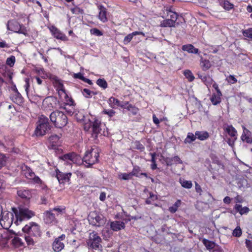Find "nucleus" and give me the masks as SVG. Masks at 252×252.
I'll use <instances>...</instances> for the list:
<instances>
[{"label": "nucleus", "mask_w": 252, "mask_h": 252, "mask_svg": "<svg viewBox=\"0 0 252 252\" xmlns=\"http://www.w3.org/2000/svg\"><path fill=\"white\" fill-rule=\"evenodd\" d=\"M12 244L15 247H20L24 246V242L22 238L15 236L12 240Z\"/></svg>", "instance_id": "obj_27"}, {"label": "nucleus", "mask_w": 252, "mask_h": 252, "mask_svg": "<svg viewBox=\"0 0 252 252\" xmlns=\"http://www.w3.org/2000/svg\"><path fill=\"white\" fill-rule=\"evenodd\" d=\"M165 17L170 20H173V22L176 24V22L178 18L177 14L176 12L172 11L170 8H166L164 12Z\"/></svg>", "instance_id": "obj_19"}, {"label": "nucleus", "mask_w": 252, "mask_h": 252, "mask_svg": "<svg viewBox=\"0 0 252 252\" xmlns=\"http://www.w3.org/2000/svg\"><path fill=\"white\" fill-rule=\"evenodd\" d=\"M134 145L135 148L137 150L140 151L141 152H142L145 150V147L139 141H135L134 143Z\"/></svg>", "instance_id": "obj_49"}, {"label": "nucleus", "mask_w": 252, "mask_h": 252, "mask_svg": "<svg viewBox=\"0 0 252 252\" xmlns=\"http://www.w3.org/2000/svg\"><path fill=\"white\" fill-rule=\"evenodd\" d=\"M195 134L197 138L201 141H204L209 137V134L206 131H196Z\"/></svg>", "instance_id": "obj_26"}, {"label": "nucleus", "mask_w": 252, "mask_h": 252, "mask_svg": "<svg viewBox=\"0 0 252 252\" xmlns=\"http://www.w3.org/2000/svg\"><path fill=\"white\" fill-rule=\"evenodd\" d=\"M22 171L27 179H32L34 176V173L29 167L26 165L22 166Z\"/></svg>", "instance_id": "obj_21"}, {"label": "nucleus", "mask_w": 252, "mask_h": 252, "mask_svg": "<svg viewBox=\"0 0 252 252\" xmlns=\"http://www.w3.org/2000/svg\"><path fill=\"white\" fill-rule=\"evenodd\" d=\"M96 84L103 89H105L108 87V84L106 80L103 78H99L96 81Z\"/></svg>", "instance_id": "obj_39"}, {"label": "nucleus", "mask_w": 252, "mask_h": 252, "mask_svg": "<svg viewBox=\"0 0 252 252\" xmlns=\"http://www.w3.org/2000/svg\"><path fill=\"white\" fill-rule=\"evenodd\" d=\"M12 210L15 216L14 223L16 225H19L23 221L30 219L35 215L33 211L22 205H20L18 208H13Z\"/></svg>", "instance_id": "obj_3"}, {"label": "nucleus", "mask_w": 252, "mask_h": 252, "mask_svg": "<svg viewBox=\"0 0 252 252\" xmlns=\"http://www.w3.org/2000/svg\"><path fill=\"white\" fill-rule=\"evenodd\" d=\"M5 184L2 177L0 176V190H2L5 188Z\"/></svg>", "instance_id": "obj_63"}, {"label": "nucleus", "mask_w": 252, "mask_h": 252, "mask_svg": "<svg viewBox=\"0 0 252 252\" xmlns=\"http://www.w3.org/2000/svg\"><path fill=\"white\" fill-rule=\"evenodd\" d=\"M79 115H77V120L78 122H83L84 125V129L85 131H88L92 129V135L93 137L96 138L99 135H105V125L101 124L98 120L93 119V120H90L84 116H82V118L78 117Z\"/></svg>", "instance_id": "obj_1"}, {"label": "nucleus", "mask_w": 252, "mask_h": 252, "mask_svg": "<svg viewBox=\"0 0 252 252\" xmlns=\"http://www.w3.org/2000/svg\"><path fill=\"white\" fill-rule=\"evenodd\" d=\"M225 131L227 132V133L232 137L236 139V136L237 135V131L235 129V128L232 126H228L227 127L225 128Z\"/></svg>", "instance_id": "obj_34"}, {"label": "nucleus", "mask_w": 252, "mask_h": 252, "mask_svg": "<svg viewBox=\"0 0 252 252\" xmlns=\"http://www.w3.org/2000/svg\"><path fill=\"white\" fill-rule=\"evenodd\" d=\"M99 152L97 149L91 148L87 150L81 158V164L86 168H92L93 165L98 162Z\"/></svg>", "instance_id": "obj_4"}, {"label": "nucleus", "mask_w": 252, "mask_h": 252, "mask_svg": "<svg viewBox=\"0 0 252 252\" xmlns=\"http://www.w3.org/2000/svg\"><path fill=\"white\" fill-rule=\"evenodd\" d=\"M196 138L197 137L195 134L194 135L191 132H189L187 134V137L185 139L184 142L186 144L191 143V142L194 141Z\"/></svg>", "instance_id": "obj_37"}, {"label": "nucleus", "mask_w": 252, "mask_h": 252, "mask_svg": "<svg viewBox=\"0 0 252 252\" xmlns=\"http://www.w3.org/2000/svg\"><path fill=\"white\" fill-rule=\"evenodd\" d=\"M159 26L163 28L175 27V24L173 22V20H170L167 18H166V19L161 21Z\"/></svg>", "instance_id": "obj_28"}, {"label": "nucleus", "mask_w": 252, "mask_h": 252, "mask_svg": "<svg viewBox=\"0 0 252 252\" xmlns=\"http://www.w3.org/2000/svg\"><path fill=\"white\" fill-rule=\"evenodd\" d=\"M7 29L9 31L17 32L19 33H22L26 35L27 33V31L25 28L22 25H20L18 22L15 20H10L7 22Z\"/></svg>", "instance_id": "obj_9"}, {"label": "nucleus", "mask_w": 252, "mask_h": 252, "mask_svg": "<svg viewBox=\"0 0 252 252\" xmlns=\"http://www.w3.org/2000/svg\"><path fill=\"white\" fill-rule=\"evenodd\" d=\"M90 33L92 34L98 36H100L103 35L102 32L96 28H93L91 29Z\"/></svg>", "instance_id": "obj_51"}, {"label": "nucleus", "mask_w": 252, "mask_h": 252, "mask_svg": "<svg viewBox=\"0 0 252 252\" xmlns=\"http://www.w3.org/2000/svg\"><path fill=\"white\" fill-rule=\"evenodd\" d=\"M103 113L108 115L110 117H113L115 113V111L112 109H104L103 111Z\"/></svg>", "instance_id": "obj_55"}, {"label": "nucleus", "mask_w": 252, "mask_h": 252, "mask_svg": "<svg viewBox=\"0 0 252 252\" xmlns=\"http://www.w3.org/2000/svg\"><path fill=\"white\" fill-rule=\"evenodd\" d=\"M181 200L178 199L172 206L169 208L168 210L169 212L171 213H175L178 210V208L181 206Z\"/></svg>", "instance_id": "obj_35"}, {"label": "nucleus", "mask_w": 252, "mask_h": 252, "mask_svg": "<svg viewBox=\"0 0 252 252\" xmlns=\"http://www.w3.org/2000/svg\"><path fill=\"white\" fill-rule=\"evenodd\" d=\"M184 74L189 82L192 81L194 79V77L192 72L189 70L184 71Z\"/></svg>", "instance_id": "obj_44"}, {"label": "nucleus", "mask_w": 252, "mask_h": 252, "mask_svg": "<svg viewBox=\"0 0 252 252\" xmlns=\"http://www.w3.org/2000/svg\"><path fill=\"white\" fill-rule=\"evenodd\" d=\"M17 195L20 198L22 199H24L26 200H29L31 197V194L29 190L25 189H21L17 190Z\"/></svg>", "instance_id": "obj_22"}, {"label": "nucleus", "mask_w": 252, "mask_h": 252, "mask_svg": "<svg viewBox=\"0 0 252 252\" xmlns=\"http://www.w3.org/2000/svg\"><path fill=\"white\" fill-rule=\"evenodd\" d=\"M172 161L177 162L180 164H182L183 163L182 160L181 159V158H179V156H176L173 157L171 159Z\"/></svg>", "instance_id": "obj_62"}, {"label": "nucleus", "mask_w": 252, "mask_h": 252, "mask_svg": "<svg viewBox=\"0 0 252 252\" xmlns=\"http://www.w3.org/2000/svg\"><path fill=\"white\" fill-rule=\"evenodd\" d=\"M241 138L243 141L246 142L247 143H252V137L251 136V133L245 127H244L243 132L241 135Z\"/></svg>", "instance_id": "obj_18"}, {"label": "nucleus", "mask_w": 252, "mask_h": 252, "mask_svg": "<svg viewBox=\"0 0 252 252\" xmlns=\"http://www.w3.org/2000/svg\"><path fill=\"white\" fill-rule=\"evenodd\" d=\"M51 121L53 123L55 126L59 128L66 126L67 123L66 116L62 111H55L51 113L50 115Z\"/></svg>", "instance_id": "obj_6"}, {"label": "nucleus", "mask_w": 252, "mask_h": 252, "mask_svg": "<svg viewBox=\"0 0 252 252\" xmlns=\"http://www.w3.org/2000/svg\"><path fill=\"white\" fill-rule=\"evenodd\" d=\"M0 224L3 228H7L10 226V224L15 221V219L13 218V213L2 210V215L1 216Z\"/></svg>", "instance_id": "obj_10"}, {"label": "nucleus", "mask_w": 252, "mask_h": 252, "mask_svg": "<svg viewBox=\"0 0 252 252\" xmlns=\"http://www.w3.org/2000/svg\"><path fill=\"white\" fill-rule=\"evenodd\" d=\"M10 47V45L8 43H7L5 41L1 40L0 41V48H8Z\"/></svg>", "instance_id": "obj_60"}, {"label": "nucleus", "mask_w": 252, "mask_h": 252, "mask_svg": "<svg viewBox=\"0 0 252 252\" xmlns=\"http://www.w3.org/2000/svg\"><path fill=\"white\" fill-rule=\"evenodd\" d=\"M50 210L52 211V212H56L59 213H62L63 212V211L64 210V208L63 207H56L54 208L53 209H51Z\"/></svg>", "instance_id": "obj_56"}, {"label": "nucleus", "mask_w": 252, "mask_h": 252, "mask_svg": "<svg viewBox=\"0 0 252 252\" xmlns=\"http://www.w3.org/2000/svg\"><path fill=\"white\" fill-rule=\"evenodd\" d=\"M90 224L100 227L105 223L103 216L96 211L91 212L88 217Z\"/></svg>", "instance_id": "obj_8"}, {"label": "nucleus", "mask_w": 252, "mask_h": 252, "mask_svg": "<svg viewBox=\"0 0 252 252\" xmlns=\"http://www.w3.org/2000/svg\"><path fill=\"white\" fill-rule=\"evenodd\" d=\"M243 34L244 36L252 39V28H249L244 31Z\"/></svg>", "instance_id": "obj_52"}, {"label": "nucleus", "mask_w": 252, "mask_h": 252, "mask_svg": "<svg viewBox=\"0 0 252 252\" xmlns=\"http://www.w3.org/2000/svg\"><path fill=\"white\" fill-rule=\"evenodd\" d=\"M65 239V235L62 234L55 239L52 244V248L55 252H60L64 249Z\"/></svg>", "instance_id": "obj_12"}, {"label": "nucleus", "mask_w": 252, "mask_h": 252, "mask_svg": "<svg viewBox=\"0 0 252 252\" xmlns=\"http://www.w3.org/2000/svg\"><path fill=\"white\" fill-rule=\"evenodd\" d=\"M59 94H63L64 95V97L65 98L66 100V104L67 105H68L69 106H73L74 105V101L73 99L69 97L67 94L65 93V91L64 89L63 88V84H60V86L59 87V91H58Z\"/></svg>", "instance_id": "obj_17"}, {"label": "nucleus", "mask_w": 252, "mask_h": 252, "mask_svg": "<svg viewBox=\"0 0 252 252\" xmlns=\"http://www.w3.org/2000/svg\"><path fill=\"white\" fill-rule=\"evenodd\" d=\"M73 77L75 79H79L82 80L84 77L82 73L79 72L77 73H74L73 75Z\"/></svg>", "instance_id": "obj_61"}, {"label": "nucleus", "mask_w": 252, "mask_h": 252, "mask_svg": "<svg viewBox=\"0 0 252 252\" xmlns=\"http://www.w3.org/2000/svg\"><path fill=\"white\" fill-rule=\"evenodd\" d=\"M245 243L248 250L250 252H252V241L246 239Z\"/></svg>", "instance_id": "obj_57"}, {"label": "nucleus", "mask_w": 252, "mask_h": 252, "mask_svg": "<svg viewBox=\"0 0 252 252\" xmlns=\"http://www.w3.org/2000/svg\"><path fill=\"white\" fill-rule=\"evenodd\" d=\"M98 9L99 11L98 16V19L103 23L106 22L108 21V19L106 16L107 10L106 8L102 5H99L98 6Z\"/></svg>", "instance_id": "obj_16"}, {"label": "nucleus", "mask_w": 252, "mask_h": 252, "mask_svg": "<svg viewBox=\"0 0 252 252\" xmlns=\"http://www.w3.org/2000/svg\"><path fill=\"white\" fill-rule=\"evenodd\" d=\"M71 12L75 14H83V10L78 7H75L71 9Z\"/></svg>", "instance_id": "obj_54"}, {"label": "nucleus", "mask_w": 252, "mask_h": 252, "mask_svg": "<svg viewBox=\"0 0 252 252\" xmlns=\"http://www.w3.org/2000/svg\"><path fill=\"white\" fill-rule=\"evenodd\" d=\"M83 95L86 98H91L93 95L96 94V93L91 91L88 89H84L82 91Z\"/></svg>", "instance_id": "obj_41"}, {"label": "nucleus", "mask_w": 252, "mask_h": 252, "mask_svg": "<svg viewBox=\"0 0 252 252\" xmlns=\"http://www.w3.org/2000/svg\"><path fill=\"white\" fill-rule=\"evenodd\" d=\"M132 175L131 173H121L119 174L118 178L120 180H129L132 178Z\"/></svg>", "instance_id": "obj_40"}, {"label": "nucleus", "mask_w": 252, "mask_h": 252, "mask_svg": "<svg viewBox=\"0 0 252 252\" xmlns=\"http://www.w3.org/2000/svg\"><path fill=\"white\" fill-rule=\"evenodd\" d=\"M182 49L184 51H187L189 53L197 54L199 53L197 48H195L192 44H187L182 46Z\"/></svg>", "instance_id": "obj_25"}, {"label": "nucleus", "mask_w": 252, "mask_h": 252, "mask_svg": "<svg viewBox=\"0 0 252 252\" xmlns=\"http://www.w3.org/2000/svg\"><path fill=\"white\" fill-rule=\"evenodd\" d=\"M202 82L206 85L207 87L211 86L213 82V80L209 75H206Z\"/></svg>", "instance_id": "obj_45"}, {"label": "nucleus", "mask_w": 252, "mask_h": 252, "mask_svg": "<svg viewBox=\"0 0 252 252\" xmlns=\"http://www.w3.org/2000/svg\"><path fill=\"white\" fill-rule=\"evenodd\" d=\"M202 243L205 245L207 250H212L215 247V243L214 242L205 238L202 240Z\"/></svg>", "instance_id": "obj_38"}, {"label": "nucleus", "mask_w": 252, "mask_h": 252, "mask_svg": "<svg viewBox=\"0 0 252 252\" xmlns=\"http://www.w3.org/2000/svg\"><path fill=\"white\" fill-rule=\"evenodd\" d=\"M34 183L35 184H41V180L39 178L38 176H35V174H34V176H33L32 178V179Z\"/></svg>", "instance_id": "obj_58"}, {"label": "nucleus", "mask_w": 252, "mask_h": 252, "mask_svg": "<svg viewBox=\"0 0 252 252\" xmlns=\"http://www.w3.org/2000/svg\"><path fill=\"white\" fill-rule=\"evenodd\" d=\"M200 66L204 71H206L210 68L211 64L209 60L203 59L201 58L200 61Z\"/></svg>", "instance_id": "obj_32"}, {"label": "nucleus", "mask_w": 252, "mask_h": 252, "mask_svg": "<svg viewBox=\"0 0 252 252\" xmlns=\"http://www.w3.org/2000/svg\"><path fill=\"white\" fill-rule=\"evenodd\" d=\"M24 87L25 88V91L27 93V94H28L29 88L30 87V83H29V78L25 79V84L24 85Z\"/></svg>", "instance_id": "obj_59"}, {"label": "nucleus", "mask_w": 252, "mask_h": 252, "mask_svg": "<svg viewBox=\"0 0 252 252\" xmlns=\"http://www.w3.org/2000/svg\"><path fill=\"white\" fill-rule=\"evenodd\" d=\"M220 4L226 10H229L233 8V4L227 0H220Z\"/></svg>", "instance_id": "obj_33"}, {"label": "nucleus", "mask_w": 252, "mask_h": 252, "mask_svg": "<svg viewBox=\"0 0 252 252\" xmlns=\"http://www.w3.org/2000/svg\"><path fill=\"white\" fill-rule=\"evenodd\" d=\"M11 98L14 103L19 105H20L23 102V97L18 92L17 88H15V93L12 95Z\"/></svg>", "instance_id": "obj_20"}, {"label": "nucleus", "mask_w": 252, "mask_h": 252, "mask_svg": "<svg viewBox=\"0 0 252 252\" xmlns=\"http://www.w3.org/2000/svg\"><path fill=\"white\" fill-rule=\"evenodd\" d=\"M108 101L109 104L112 108H114L115 106L124 107V105L122 104V102L120 101H119L118 99L114 97H111L109 99Z\"/></svg>", "instance_id": "obj_31"}, {"label": "nucleus", "mask_w": 252, "mask_h": 252, "mask_svg": "<svg viewBox=\"0 0 252 252\" xmlns=\"http://www.w3.org/2000/svg\"><path fill=\"white\" fill-rule=\"evenodd\" d=\"M137 35H142L143 36L145 35L144 33H143L142 32H134L128 34L127 35L124 39V43L125 45L127 44L128 43H129L132 39L133 38L134 36Z\"/></svg>", "instance_id": "obj_24"}, {"label": "nucleus", "mask_w": 252, "mask_h": 252, "mask_svg": "<svg viewBox=\"0 0 252 252\" xmlns=\"http://www.w3.org/2000/svg\"><path fill=\"white\" fill-rule=\"evenodd\" d=\"M7 160L5 155L0 153V169L6 165Z\"/></svg>", "instance_id": "obj_47"}, {"label": "nucleus", "mask_w": 252, "mask_h": 252, "mask_svg": "<svg viewBox=\"0 0 252 252\" xmlns=\"http://www.w3.org/2000/svg\"><path fill=\"white\" fill-rule=\"evenodd\" d=\"M71 175L70 172L63 173L59 170H56V177L60 184H64L69 182Z\"/></svg>", "instance_id": "obj_14"}, {"label": "nucleus", "mask_w": 252, "mask_h": 252, "mask_svg": "<svg viewBox=\"0 0 252 252\" xmlns=\"http://www.w3.org/2000/svg\"><path fill=\"white\" fill-rule=\"evenodd\" d=\"M140 168L138 166H134L132 171L130 172L132 176H134L137 177L140 176Z\"/></svg>", "instance_id": "obj_43"}, {"label": "nucleus", "mask_w": 252, "mask_h": 252, "mask_svg": "<svg viewBox=\"0 0 252 252\" xmlns=\"http://www.w3.org/2000/svg\"><path fill=\"white\" fill-rule=\"evenodd\" d=\"M101 241L102 239L98 234L95 232H93L90 233L87 244L89 249L99 250L102 248Z\"/></svg>", "instance_id": "obj_7"}, {"label": "nucleus", "mask_w": 252, "mask_h": 252, "mask_svg": "<svg viewBox=\"0 0 252 252\" xmlns=\"http://www.w3.org/2000/svg\"><path fill=\"white\" fill-rule=\"evenodd\" d=\"M222 94H219V93L213 94L210 98V100L212 104L214 105H217L220 103L221 102V97Z\"/></svg>", "instance_id": "obj_29"}, {"label": "nucleus", "mask_w": 252, "mask_h": 252, "mask_svg": "<svg viewBox=\"0 0 252 252\" xmlns=\"http://www.w3.org/2000/svg\"><path fill=\"white\" fill-rule=\"evenodd\" d=\"M62 158L66 161L67 164H70L73 163L76 164H81V157L74 153L65 154L62 157Z\"/></svg>", "instance_id": "obj_11"}, {"label": "nucleus", "mask_w": 252, "mask_h": 252, "mask_svg": "<svg viewBox=\"0 0 252 252\" xmlns=\"http://www.w3.org/2000/svg\"><path fill=\"white\" fill-rule=\"evenodd\" d=\"M56 216H57V214L52 212L51 210L45 211L43 213L44 222L47 224H55L57 223Z\"/></svg>", "instance_id": "obj_13"}, {"label": "nucleus", "mask_w": 252, "mask_h": 252, "mask_svg": "<svg viewBox=\"0 0 252 252\" xmlns=\"http://www.w3.org/2000/svg\"><path fill=\"white\" fill-rule=\"evenodd\" d=\"M212 84L213 87L217 91V93H219V94H220V93H221L220 90L219 89L218 85L216 82H215L214 81H213V83Z\"/></svg>", "instance_id": "obj_64"}, {"label": "nucleus", "mask_w": 252, "mask_h": 252, "mask_svg": "<svg viewBox=\"0 0 252 252\" xmlns=\"http://www.w3.org/2000/svg\"><path fill=\"white\" fill-rule=\"evenodd\" d=\"M50 31L56 38L60 39L62 41L67 40V38L66 35L55 26L51 27L50 28Z\"/></svg>", "instance_id": "obj_15"}, {"label": "nucleus", "mask_w": 252, "mask_h": 252, "mask_svg": "<svg viewBox=\"0 0 252 252\" xmlns=\"http://www.w3.org/2000/svg\"><path fill=\"white\" fill-rule=\"evenodd\" d=\"M234 209L237 212H239L242 215L247 214L250 211L248 207H243L241 205L237 204L235 205Z\"/></svg>", "instance_id": "obj_30"}, {"label": "nucleus", "mask_w": 252, "mask_h": 252, "mask_svg": "<svg viewBox=\"0 0 252 252\" xmlns=\"http://www.w3.org/2000/svg\"><path fill=\"white\" fill-rule=\"evenodd\" d=\"M15 62V57L14 56H11L6 60V64L12 67L14 65Z\"/></svg>", "instance_id": "obj_50"}, {"label": "nucleus", "mask_w": 252, "mask_h": 252, "mask_svg": "<svg viewBox=\"0 0 252 252\" xmlns=\"http://www.w3.org/2000/svg\"><path fill=\"white\" fill-rule=\"evenodd\" d=\"M110 226L113 231H117L124 228L125 225L123 221H115L111 222Z\"/></svg>", "instance_id": "obj_23"}, {"label": "nucleus", "mask_w": 252, "mask_h": 252, "mask_svg": "<svg viewBox=\"0 0 252 252\" xmlns=\"http://www.w3.org/2000/svg\"><path fill=\"white\" fill-rule=\"evenodd\" d=\"M51 126L48 118L43 115L41 116L38 121V124L35 130L36 136H43L50 130Z\"/></svg>", "instance_id": "obj_5"}, {"label": "nucleus", "mask_w": 252, "mask_h": 252, "mask_svg": "<svg viewBox=\"0 0 252 252\" xmlns=\"http://www.w3.org/2000/svg\"><path fill=\"white\" fill-rule=\"evenodd\" d=\"M242 234V230L239 226H237L232 232L233 235L236 237H240Z\"/></svg>", "instance_id": "obj_48"}, {"label": "nucleus", "mask_w": 252, "mask_h": 252, "mask_svg": "<svg viewBox=\"0 0 252 252\" xmlns=\"http://www.w3.org/2000/svg\"><path fill=\"white\" fill-rule=\"evenodd\" d=\"M25 234L21 237L24 239L29 246H33L36 242L34 238L39 237L41 235L40 225L35 222H30L22 228Z\"/></svg>", "instance_id": "obj_2"}, {"label": "nucleus", "mask_w": 252, "mask_h": 252, "mask_svg": "<svg viewBox=\"0 0 252 252\" xmlns=\"http://www.w3.org/2000/svg\"><path fill=\"white\" fill-rule=\"evenodd\" d=\"M60 136L59 135H57V134H54V135H52L50 137H49V141L53 143H55L56 142H57L60 139Z\"/></svg>", "instance_id": "obj_53"}, {"label": "nucleus", "mask_w": 252, "mask_h": 252, "mask_svg": "<svg viewBox=\"0 0 252 252\" xmlns=\"http://www.w3.org/2000/svg\"><path fill=\"white\" fill-rule=\"evenodd\" d=\"M126 108L129 112L130 114L132 115H136L138 112V109L131 104L128 105Z\"/></svg>", "instance_id": "obj_42"}, {"label": "nucleus", "mask_w": 252, "mask_h": 252, "mask_svg": "<svg viewBox=\"0 0 252 252\" xmlns=\"http://www.w3.org/2000/svg\"><path fill=\"white\" fill-rule=\"evenodd\" d=\"M179 182L182 187L185 189H189L192 187V184L190 181H187L184 179H180Z\"/></svg>", "instance_id": "obj_36"}, {"label": "nucleus", "mask_w": 252, "mask_h": 252, "mask_svg": "<svg viewBox=\"0 0 252 252\" xmlns=\"http://www.w3.org/2000/svg\"><path fill=\"white\" fill-rule=\"evenodd\" d=\"M225 80L229 84H233L237 82V78L233 75H229L226 76Z\"/></svg>", "instance_id": "obj_46"}]
</instances>
